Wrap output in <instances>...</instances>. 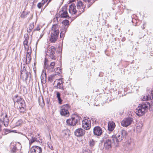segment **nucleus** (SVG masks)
Masks as SVG:
<instances>
[{
	"label": "nucleus",
	"mask_w": 153,
	"mask_h": 153,
	"mask_svg": "<svg viewBox=\"0 0 153 153\" xmlns=\"http://www.w3.org/2000/svg\"><path fill=\"white\" fill-rule=\"evenodd\" d=\"M49 3V2H48V3L45 6L44 8H45L46 7V6L48 5Z\"/></svg>",
	"instance_id": "nucleus-49"
},
{
	"label": "nucleus",
	"mask_w": 153,
	"mask_h": 153,
	"mask_svg": "<svg viewBox=\"0 0 153 153\" xmlns=\"http://www.w3.org/2000/svg\"><path fill=\"white\" fill-rule=\"evenodd\" d=\"M62 24L65 25H68L69 24V21L67 20H64L62 22Z\"/></svg>",
	"instance_id": "nucleus-35"
},
{
	"label": "nucleus",
	"mask_w": 153,
	"mask_h": 153,
	"mask_svg": "<svg viewBox=\"0 0 153 153\" xmlns=\"http://www.w3.org/2000/svg\"><path fill=\"white\" fill-rule=\"evenodd\" d=\"M93 133L94 135L97 136H100L102 133V128L99 126H97L94 127L93 129Z\"/></svg>",
	"instance_id": "nucleus-10"
},
{
	"label": "nucleus",
	"mask_w": 153,
	"mask_h": 153,
	"mask_svg": "<svg viewBox=\"0 0 153 153\" xmlns=\"http://www.w3.org/2000/svg\"><path fill=\"white\" fill-rule=\"evenodd\" d=\"M126 134V131L125 130H123L120 132L118 134L117 136H112V140L114 143L118 144L119 142L123 140Z\"/></svg>",
	"instance_id": "nucleus-3"
},
{
	"label": "nucleus",
	"mask_w": 153,
	"mask_h": 153,
	"mask_svg": "<svg viewBox=\"0 0 153 153\" xmlns=\"http://www.w3.org/2000/svg\"><path fill=\"white\" fill-rule=\"evenodd\" d=\"M48 0H42V3L44 5L45 3L48 1Z\"/></svg>",
	"instance_id": "nucleus-41"
},
{
	"label": "nucleus",
	"mask_w": 153,
	"mask_h": 153,
	"mask_svg": "<svg viewBox=\"0 0 153 153\" xmlns=\"http://www.w3.org/2000/svg\"><path fill=\"white\" fill-rule=\"evenodd\" d=\"M151 100H152L151 101V104H152V105H153V99H152Z\"/></svg>",
	"instance_id": "nucleus-48"
},
{
	"label": "nucleus",
	"mask_w": 153,
	"mask_h": 153,
	"mask_svg": "<svg viewBox=\"0 0 153 153\" xmlns=\"http://www.w3.org/2000/svg\"><path fill=\"white\" fill-rule=\"evenodd\" d=\"M21 78H22L23 80H26L28 77L29 73L25 69L21 70Z\"/></svg>",
	"instance_id": "nucleus-13"
},
{
	"label": "nucleus",
	"mask_w": 153,
	"mask_h": 153,
	"mask_svg": "<svg viewBox=\"0 0 153 153\" xmlns=\"http://www.w3.org/2000/svg\"><path fill=\"white\" fill-rule=\"evenodd\" d=\"M56 97L58 99L60 97V94L59 92L56 93Z\"/></svg>",
	"instance_id": "nucleus-40"
},
{
	"label": "nucleus",
	"mask_w": 153,
	"mask_h": 153,
	"mask_svg": "<svg viewBox=\"0 0 153 153\" xmlns=\"http://www.w3.org/2000/svg\"><path fill=\"white\" fill-rule=\"evenodd\" d=\"M12 151L15 153H19V150L17 149L16 147L14 146L12 149Z\"/></svg>",
	"instance_id": "nucleus-34"
},
{
	"label": "nucleus",
	"mask_w": 153,
	"mask_h": 153,
	"mask_svg": "<svg viewBox=\"0 0 153 153\" xmlns=\"http://www.w3.org/2000/svg\"><path fill=\"white\" fill-rule=\"evenodd\" d=\"M76 6L81 13L84 12L85 6L83 4L82 1H78L76 4Z\"/></svg>",
	"instance_id": "nucleus-14"
},
{
	"label": "nucleus",
	"mask_w": 153,
	"mask_h": 153,
	"mask_svg": "<svg viewBox=\"0 0 153 153\" xmlns=\"http://www.w3.org/2000/svg\"><path fill=\"white\" fill-rule=\"evenodd\" d=\"M46 74L44 73H42L41 76V79L42 82H43L42 81L44 82L46 80Z\"/></svg>",
	"instance_id": "nucleus-28"
},
{
	"label": "nucleus",
	"mask_w": 153,
	"mask_h": 153,
	"mask_svg": "<svg viewBox=\"0 0 153 153\" xmlns=\"http://www.w3.org/2000/svg\"><path fill=\"white\" fill-rule=\"evenodd\" d=\"M28 37H27L26 38H25V39L23 42V45L24 46V48L26 51L28 50V49H30V48H29V45L28 44Z\"/></svg>",
	"instance_id": "nucleus-22"
},
{
	"label": "nucleus",
	"mask_w": 153,
	"mask_h": 153,
	"mask_svg": "<svg viewBox=\"0 0 153 153\" xmlns=\"http://www.w3.org/2000/svg\"><path fill=\"white\" fill-rule=\"evenodd\" d=\"M61 73V70L60 69H59V71H58L56 74H52L49 77V79H54V77L55 76H58L60 75Z\"/></svg>",
	"instance_id": "nucleus-23"
},
{
	"label": "nucleus",
	"mask_w": 153,
	"mask_h": 153,
	"mask_svg": "<svg viewBox=\"0 0 153 153\" xmlns=\"http://www.w3.org/2000/svg\"><path fill=\"white\" fill-rule=\"evenodd\" d=\"M51 0H49V1H48V2H50Z\"/></svg>",
	"instance_id": "nucleus-52"
},
{
	"label": "nucleus",
	"mask_w": 153,
	"mask_h": 153,
	"mask_svg": "<svg viewBox=\"0 0 153 153\" xmlns=\"http://www.w3.org/2000/svg\"><path fill=\"white\" fill-rule=\"evenodd\" d=\"M16 104L17 108L25 106V104L24 101L22 99L20 98L17 102Z\"/></svg>",
	"instance_id": "nucleus-19"
},
{
	"label": "nucleus",
	"mask_w": 153,
	"mask_h": 153,
	"mask_svg": "<svg viewBox=\"0 0 153 153\" xmlns=\"http://www.w3.org/2000/svg\"><path fill=\"white\" fill-rule=\"evenodd\" d=\"M59 33V26L57 25H53L52 28L50 39L51 42H54L57 40Z\"/></svg>",
	"instance_id": "nucleus-2"
},
{
	"label": "nucleus",
	"mask_w": 153,
	"mask_h": 153,
	"mask_svg": "<svg viewBox=\"0 0 153 153\" xmlns=\"http://www.w3.org/2000/svg\"><path fill=\"white\" fill-rule=\"evenodd\" d=\"M49 148L51 149L52 150H53V148L52 145H51L50 144V146H49Z\"/></svg>",
	"instance_id": "nucleus-44"
},
{
	"label": "nucleus",
	"mask_w": 153,
	"mask_h": 153,
	"mask_svg": "<svg viewBox=\"0 0 153 153\" xmlns=\"http://www.w3.org/2000/svg\"><path fill=\"white\" fill-rule=\"evenodd\" d=\"M85 131L82 128H78L76 130L74 134L77 137H82L85 134Z\"/></svg>",
	"instance_id": "nucleus-12"
},
{
	"label": "nucleus",
	"mask_w": 153,
	"mask_h": 153,
	"mask_svg": "<svg viewBox=\"0 0 153 153\" xmlns=\"http://www.w3.org/2000/svg\"><path fill=\"white\" fill-rule=\"evenodd\" d=\"M104 147L106 150H111L112 148L111 142L110 140H106L104 143Z\"/></svg>",
	"instance_id": "nucleus-16"
},
{
	"label": "nucleus",
	"mask_w": 153,
	"mask_h": 153,
	"mask_svg": "<svg viewBox=\"0 0 153 153\" xmlns=\"http://www.w3.org/2000/svg\"><path fill=\"white\" fill-rule=\"evenodd\" d=\"M58 100L59 101V104H61V102H62V100L61 99L60 97L58 98Z\"/></svg>",
	"instance_id": "nucleus-43"
},
{
	"label": "nucleus",
	"mask_w": 153,
	"mask_h": 153,
	"mask_svg": "<svg viewBox=\"0 0 153 153\" xmlns=\"http://www.w3.org/2000/svg\"><path fill=\"white\" fill-rule=\"evenodd\" d=\"M28 14V13L26 12H23L21 14V17L22 18H25L27 16V15Z\"/></svg>",
	"instance_id": "nucleus-32"
},
{
	"label": "nucleus",
	"mask_w": 153,
	"mask_h": 153,
	"mask_svg": "<svg viewBox=\"0 0 153 153\" xmlns=\"http://www.w3.org/2000/svg\"><path fill=\"white\" fill-rule=\"evenodd\" d=\"M63 78H61V79H56L54 82V85L55 86L63 85Z\"/></svg>",
	"instance_id": "nucleus-21"
},
{
	"label": "nucleus",
	"mask_w": 153,
	"mask_h": 153,
	"mask_svg": "<svg viewBox=\"0 0 153 153\" xmlns=\"http://www.w3.org/2000/svg\"><path fill=\"white\" fill-rule=\"evenodd\" d=\"M18 95H17H17H15L14 96V98H14V99H15V98H17V97H18Z\"/></svg>",
	"instance_id": "nucleus-47"
},
{
	"label": "nucleus",
	"mask_w": 153,
	"mask_h": 153,
	"mask_svg": "<svg viewBox=\"0 0 153 153\" xmlns=\"http://www.w3.org/2000/svg\"><path fill=\"white\" fill-rule=\"evenodd\" d=\"M40 30V27H39L38 26V27H36V29H35V30Z\"/></svg>",
	"instance_id": "nucleus-45"
},
{
	"label": "nucleus",
	"mask_w": 153,
	"mask_h": 153,
	"mask_svg": "<svg viewBox=\"0 0 153 153\" xmlns=\"http://www.w3.org/2000/svg\"><path fill=\"white\" fill-rule=\"evenodd\" d=\"M34 27L33 23L30 24L29 25L27 28V32L28 33L30 32Z\"/></svg>",
	"instance_id": "nucleus-26"
},
{
	"label": "nucleus",
	"mask_w": 153,
	"mask_h": 153,
	"mask_svg": "<svg viewBox=\"0 0 153 153\" xmlns=\"http://www.w3.org/2000/svg\"><path fill=\"white\" fill-rule=\"evenodd\" d=\"M49 56L50 58L53 60H55L56 58L55 57V56L54 55H48Z\"/></svg>",
	"instance_id": "nucleus-36"
},
{
	"label": "nucleus",
	"mask_w": 153,
	"mask_h": 153,
	"mask_svg": "<svg viewBox=\"0 0 153 153\" xmlns=\"http://www.w3.org/2000/svg\"><path fill=\"white\" fill-rule=\"evenodd\" d=\"M22 123V121L21 120H18L15 123V126H17L21 125Z\"/></svg>",
	"instance_id": "nucleus-33"
},
{
	"label": "nucleus",
	"mask_w": 153,
	"mask_h": 153,
	"mask_svg": "<svg viewBox=\"0 0 153 153\" xmlns=\"http://www.w3.org/2000/svg\"><path fill=\"white\" fill-rule=\"evenodd\" d=\"M115 127L114 122L112 121H109L108 122V129L109 131H112Z\"/></svg>",
	"instance_id": "nucleus-18"
},
{
	"label": "nucleus",
	"mask_w": 153,
	"mask_h": 153,
	"mask_svg": "<svg viewBox=\"0 0 153 153\" xmlns=\"http://www.w3.org/2000/svg\"><path fill=\"white\" fill-rule=\"evenodd\" d=\"M1 123H2L1 121V120H0V132L1 131Z\"/></svg>",
	"instance_id": "nucleus-46"
},
{
	"label": "nucleus",
	"mask_w": 153,
	"mask_h": 153,
	"mask_svg": "<svg viewBox=\"0 0 153 153\" xmlns=\"http://www.w3.org/2000/svg\"><path fill=\"white\" fill-rule=\"evenodd\" d=\"M67 9V6H65L61 9L59 13V15L61 17L68 19L70 18L68 13Z\"/></svg>",
	"instance_id": "nucleus-6"
},
{
	"label": "nucleus",
	"mask_w": 153,
	"mask_h": 153,
	"mask_svg": "<svg viewBox=\"0 0 153 153\" xmlns=\"http://www.w3.org/2000/svg\"><path fill=\"white\" fill-rule=\"evenodd\" d=\"M89 146L91 147H93L95 144L94 140L93 139H90L88 142Z\"/></svg>",
	"instance_id": "nucleus-29"
},
{
	"label": "nucleus",
	"mask_w": 153,
	"mask_h": 153,
	"mask_svg": "<svg viewBox=\"0 0 153 153\" xmlns=\"http://www.w3.org/2000/svg\"><path fill=\"white\" fill-rule=\"evenodd\" d=\"M55 48L54 46H51L48 48L47 50V55H54L55 53Z\"/></svg>",
	"instance_id": "nucleus-20"
},
{
	"label": "nucleus",
	"mask_w": 153,
	"mask_h": 153,
	"mask_svg": "<svg viewBox=\"0 0 153 153\" xmlns=\"http://www.w3.org/2000/svg\"><path fill=\"white\" fill-rule=\"evenodd\" d=\"M63 87H59V88L61 89H63Z\"/></svg>",
	"instance_id": "nucleus-50"
},
{
	"label": "nucleus",
	"mask_w": 153,
	"mask_h": 153,
	"mask_svg": "<svg viewBox=\"0 0 153 153\" xmlns=\"http://www.w3.org/2000/svg\"><path fill=\"white\" fill-rule=\"evenodd\" d=\"M150 103L147 102L140 104L136 109V114L139 116L143 115L147 112Z\"/></svg>",
	"instance_id": "nucleus-1"
},
{
	"label": "nucleus",
	"mask_w": 153,
	"mask_h": 153,
	"mask_svg": "<svg viewBox=\"0 0 153 153\" xmlns=\"http://www.w3.org/2000/svg\"><path fill=\"white\" fill-rule=\"evenodd\" d=\"M19 109L20 112L22 114L26 113V106L25 107H20V108H17Z\"/></svg>",
	"instance_id": "nucleus-25"
},
{
	"label": "nucleus",
	"mask_w": 153,
	"mask_h": 153,
	"mask_svg": "<svg viewBox=\"0 0 153 153\" xmlns=\"http://www.w3.org/2000/svg\"><path fill=\"white\" fill-rule=\"evenodd\" d=\"M78 118V117L76 115H73L71 119L66 120V123L71 126H75L77 123Z\"/></svg>",
	"instance_id": "nucleus-7"
},
{
	"label": "nucleus",
	"mask_w": 153,
	"mask_h": 153,
	"mask_svg": "<svg viewBox=\"0 0 153 153\" xmlns=\"http://www.w3.org/2000/svg\"><path fill=\"white\" fill-rule=\"evenodd\" d=\"M26 36V37H28V36L27 35V34H26L25 36Z\"/></svg>",
	"instance_id": "nucleus-51"
},
{
	"label": "nucleus",
	"mask_w": 153,
	"mask_h": 153,
	"mask_svg": "<svg viewBox=\"0 0 153 153\" xmlns=\"http://www.w3.org/2000/svg\"><path fill=\"white\" fill-rule=\"evenodd\" d=\"M153 91H148L147 93L143 96L142 98V100L143 101L145 100H151L153 98V94L152 92Z\"/></svg>",
	"instance_id": "nucleus-8"
},
{
	"label": "nucleus",
	"mask_w": 153,
	"mask_h": 153,
	"mask_svg": "<svg viewBox=\"0 0 153 153\" xmlns=\"http://www.w3.org/2000/svg\"><path fill=\"white\" fill-rule=\"evenodd\" d=\"M132 121L130 118H125L121 122V124L123 126L127 127L130 125Z\"/></svg>",
	"instance_id": "nucleus-11"
},
{
	"label": "nucleus",
	"mask_w": 153,
	"mask_h": 153,
	"mask_svg": "<svg viewBox=\"0 0 153 153\" xmlns=\"http://www.w3.org/2000/svg\"><path fill=\"white\" fill-rule=\"evenodd\" d=\"M54 68L50 66V65L47 66L46 69L48 70L49 72H52L53 71Z\"/></svg>",
	"instance_id": "nucleus-31"
},
{
	"label": "nucleus",
	"mask_w": 153,
	"mask_h": 153,
	"mask_svg": "<svg viewBox=\"0 0 153 153\" xmlns=\"http://www.w3.org/2000/svg\"><path fill=\"white\" fill-rule=\"evenodd\" d=\"M69 106L68 104H66L62 105L61 107L60 111V113L61 115L66 117H68L70 114L68 111Z\"/></svg>",
	"instance_id": "nucleus-4"
},
{
	"label": "nucleus",
	"mask_w": 153,
	"mask_h": 153,
	"mask_svg": "<svg viewBox=\"0 0 153 153\" xmlns=\"http://www.w3.org/2000/svg\"><path fill=\"white\" fill-rule=\"evenodd\" d=\"M67 29L65 28L63 29L60 34V37L61 38H62L64 36L65 33Z\"/></svg>",
	"instance_id": "nucleus-30"
},
{
	"label": "nucleus",
	"mask_w": 153,
	"mask_h": 153,
	"mask_svg": "<svg viewBox=\"0 0 153 153\" xmlns=\"http://www.w3.org/2000/svg\"><path fill=\"white\" fill-rule=\"evenodd\" d=\"M43 5V4L42 3L39 2L38 4L37 7L39 9H40Z\"/></svg>",
	"instance_id": "nucleus-37"
},
{
	"label": "nucleus",
	"mask_w": 153,
	"mask_h": 153,
	"mask_svg": "<svg viewBox=\"0 0 153 153\" xmlns=\"http://www.w3.org/2000/svg\"><path fill=\"white\" fill-rule=\"evenodd\" d=\"M91 126V121L90 119L85 117L83 118L82 123V127L84 129L89 130Z\"/></svg>",
	"instance_id": "nucleus-5"
},
{
	"label": "nucleus",
	"mask_w": 153,
	"mask_h": 153,
	"mask_svg": "<svg viewBox=\"0 0 153 153\" xmlns=\"http://www.w3.org/2000/svg\"><path fill=\"white\" fill-rule=\"evenodd\" d=\"M49 65L50 66L54 68L55 66V62H51Z\"/></svg>",
	"instance_id": "nucleus-39"
},
{
	"label": "nucleus",
	"mask_w": 153,
	"mask_h": 153,
	"mask_svg": "<svg viewBox=\"0 0 153 153\" xmlns=\"http://www.w3.org/2000/svg\"><path fill=\"white\" fill-rule=\"evenodd\" d=\"M31 153H42V149L39 146H34L30 148Z\"/></svg>",
	"instance_id": "nucleus-9"
},
{
	"label": "nucleus",
	"mask_w": 153,
	"mask_h": 153,
	"mask_svg": "<svg viewBox=\"0 0 153 153\" xmlns=\"http://www.w3.org/2000/svg\"><path fill=\"white\" fill-rule=\"evenodd\" d=\"M27 51V55L26 58H25V63L26 64H28L30 63L31 60L30 55L31 53V48H30V49H28Z\"/></svg>",
	"instance_id": "nucleus-15"
},
{
	"label": "nucleus",
	"mask_w": 153,
	"mask_h": 153,
	"mask_svg": "<svg viewBox=\"0 0 153 153\" xmlns=\"http://www.w3.org/2000/svg\"><path fill=\"white\" fill-rule=\"evenodd\" d=\"M48 62V59H47L45 58V67H46V65H47V62Z\"/></svg>",
	"instance_id": "nucleus-42"
},
{
	"label": "nucleus",
	"mask_w": 153,
	"mask_h": 153,
	"mask_svg": "<svg viewBox=\"0 0 153 153\" xmlns=\"http://www.w3.org/2000/svg\"><path fill=\"white\" fill-rule=\"evenodd\" d=\"M3 122L5 126H7L9 123V120L7 118V115L5 116L4 118L3 119Z\"/></svg>",
	"instance_id": "nucleus-24"
},
{
	"label": "nucleus",
	"mask_w": 153,
	"mask_h": 153,
	"mask_svg": "<svg viewBox=\"0 0 153 153\" xmlns=\"http://www.w3.org/2000/svg\"><path fill=\"white\" fill-rule=\"evenodd\" d=\"M3 131L4 132V134H7V133H8L9 131V130H8L7 129H4V130Z\"/></svg>",
	"instance_id": "nucleus-38"
},
{
	"label": "nucleus",
	"mask_w": 153,
	"mask_h": 153,
	"mask_svg": "<svg viewBox=\"0 0 153 153\" xmlns=\"http://www.w3.org/2000/svg\"><path fill=\"white\" fill-rule=\"evenodd\" d=\"M35 142H39L38 140H37V139L35 137H32L29 141V144L31 145L32 143Z\"/></svg>",
	"instance_id": "nucleus-27"
},
{
	"label": "nucleus",
	"mask_w": 153,
	"mask_h": 153,
	"mask_svg": "<svg viewBox=\"0 0 153 153\" xmlns=\"http://www.w3.org/2000/svg\"><path fill=\"white\" fill-rule=\"evenodd\" d=\"M77 10L76 9V5L74 4H71L69 6V12L71 15L75 14L77 12Z\"/></svg>",
	"instance_id": "nucleus-17"
}]
</instances>
